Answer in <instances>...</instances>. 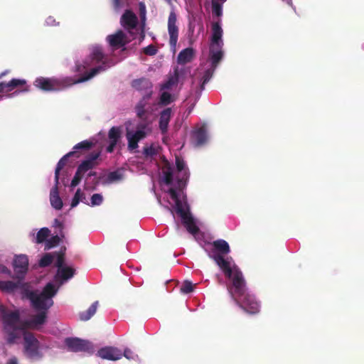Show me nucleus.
I'll return each mask as SVG.
<instances>
[{"instance_id": "1", "label": "nucleus", "mask_w": 364, "mask_h": 364, "mask_svg": "<svg viewBox=\"0 0 364 364\" xmlns=\"http://www.w3.org/2000/svg\"><path fill=\"white\" fill-rule=\"evenodd\" d=\"M104 59L105 54L102 51V48L100 46L94 47L90 56L85 59L82 63L79 62L75 63V71L77 73H82L89 67L93 65L95 63L102 61V63L101 65L92 68L90 72H85L82 76L75 80H73L71 77H66L60 80L54 78H46L41 77L36 79L34 81V85L45 92H52L60 90L68 85L85 82L100 73L101 71L106 70V62Z\"/></svg>"}, {"instance_id": "2", "label": "nucleus", "mask_w": 364, "mask_h": 364, "mask_svg": "<svg viewBox=\"0 0 364 364\" xmlns=\"http://www.w3.org/2000/svg\"><path fill=\"white\" fill-rule=\"evenodd\" d=\"M176 166L177 173L176 175V188H170L168 193L176 204V211L181 218L182 223L186 227L187 231L191 234L197 235L200 229L196 225L193 216L191 215L189 207L186 203L183 204L179 198L177 191H182L186 186L187 181L189 178V172L186 168V164L181 158L176 157Z\"/></svg>"}, {"instance_id": "3", "label": "nucleus", "mask_w": 364, "mask_h": 364, "mask_svg": "<svg viewBox=\"0 0 364 364\" xmlns=\"http://www.w3.org/2000/svg\"><path fill=\"white\" fill-rule=\"evenodd\" d=\"M0 314L2 317L3 329L6 334V341L9 344H14L21 337V331L25 328H21V321L18 311H7L3 306H0Z\"/></svg>"}, {"instance_id": "4", "label": "nucleus", "mask_w": 364, "mask_h": 364, "mask_svg": "<svg viewBox=\"0 0 364 364\" xmlns=\"http://www.w3.org/2000/svg\"><path fill=\"white\" fill-rule=\"evenodd\" d=\"M227 278L232 281V285L228 289L233 300L247 291L245 279L238 268H235V272L230 277Z\"/></svg>"}, {"instance_id": "5", "label": "nucleus", "mask_w": 364, "mask_h": 364, "mask_svg": "<svg viewBox=\"0 0 364 364\" xmlns=\"http://www.w3.org/2000/svg\"><path fill=\"white\" fill-rule=\"evenodd\" d=\"M234 301L242 309L250 314H256L259 312V303L252 294L247 291L237 297Z\"/></svg>"}, {"instance_id": "6", "label": "nucleus", "mask_w": 364, "mask_h": 364, "mask_svg": "<svg viewBox=\"0 0 364 364\" xmlns=\"http://www.w3.org/2000/svg\"><path fill=\"white\" fill-rule=\"evenodd\" d=\"M23 348L25 354L31 358H41L40 342L31 332L23 331Z\"/></svg>"}, {"instance_id": "7", "label": "nucleus", "mask_w": 364, "mask_h": 364, "mask_svg": "<svg viewBox=\"0 0 364 364\" xmlns=\"http://www.w3.org/2000/svg\"><path fill=\"white\" fill-rule=\"evenodd\" d=\"M65 344L68 349L72 352H87L88 353L94 352V348L91 342L79 338H66Z\"/></svg>"}, {"instance_id": "8", "label": "nucleus", "mask_w": 364, "mask_h": 364, "mask_svg": "<svg viewBox=\"0 0 364 364\" xmlns=\"http://www.w3.org/2000/svg\"><path fill=\"white\" fill-rule=\"evenodd\" d=\"M27 297L36 311H45L48 313V310L53 305V299H48L33 291H28Z\"/></svg>"}, {"instance_id": "9", "label": "nucleus", "mask_w": 364, "mask_h": 364, "mask_svg": "<svg viewBox=\"0 0 364 364\" xmlns=\"http://www.w3.org/2000/svg\"><path fill=\"white\" fill-rule=\"evenodd\" d=\"M100 151L92 152L89 154L86 159L82 161L81 164L77 166V171L74 175L75 177L79 178L80 180H82L84 174L96 167L98 165V162L97 160L100 156Z\"/></svg>"}, {"instance_id": "10", "label": "nucleus", "mask_w": 364, "mask_h": 364, "mask_svg": "<svg viewBox=\"0 0 364 364\" xmlns=\"http://www.w3.org/2000/svg\"><path fill=\"white\" fill-rule=\"evenodd\" d=\"M151 95H144L134 107L136 117L141 120L146 119L147 114L152 112V107L149 102Z\"/></svg>"}, {"instance_id": "11", "label": "nucleus", "mask_w": 364, "mask_h": 364, "mask_svg": "<svg viewBox=\"0 0 364 364\" xmlns=\"http://www.w3.org/2000/svg\"><path fill=\"white\" fill-rule=\"evenodd\" d=\"M48 313L45 311H40L36 315L31 316L29 319L22 321L21 323V328L38 329L43 326L47 321Z\"/></svg>"}, {"instance_id": "12", "label": "nucleus", "mask_w": 364, "mask_h": 364, "mask_svg": "<svg viewBox=\"0 0 364 364\" xmlns=\"http://www.w3.org/2000/svg\"><path fill=\"white\" fill-rule=\"evenodd\" d=\"M209 257L214 260L225 277H230L235 272V268H237L235 266L232 267L231 257H225L223 255H209Z\"/></svg>"}, {"instance_id": "13", "label": "nucleus", "mask_w": 364, "mask_h": 364, "mask_svg": "<svg viewBox=\"0 0 364 364\" xmlns=\"http://www.w3.org/2000/svg\"><path fill=\"white\" fill-rule=\"evenodd\" d=\"M176 14L171 11L168 19V31L169 34V44L171 47L175 48L178 38V28L176 25Z\"/></svg>"}, {"instance_id": "14", "label": "nucleus", "mask_w": 364, "mask_h": 364, "mask_svg": "<svg viewBox=\"0 0 364 364\" xmlns=\"http://www.w3.org/2000/svg\"><path fill=\"white\" fill-rule=\"evenodd\" d=\"M97 355L102 359L116 361L122 358V352L117 348L107 346L100 348Z\"/></svg>"}, {"instance_id": "15", "label": "nucleus", "mask_w": 364, "mask_h": 364, "mask_svg": "<svg viewBox=\"0 0 364 364\" xmlns=\"http://www.w3.org/2000/svg\"><path fill=\"white\" fill-rule=\"evenodd\" d=\"M120 23L124 29L131 31L136 27L138 18L133 11L127 9L121 16Z\"/></svg>"}, {"instance_id": "16", "label": "nucleus", "mask_w": 364, "mask_h": 364, "mask_svg": "<svg viewBox=\"0 0 364 364\" xmlns=\"http://www.w3.org/2000/svg\"><path fill=\"white\" fill-rule=\"evenodd\" d=\"M132 86L136 90L140 92L143 95L153 94V84L147 78L141 77L134 80L132 82Z\"/></svg>"}, {"instance_id": "17", "label": "nucleus", "mask_w": 364, "mask_h": 364, "mask_svg": "<svg viewBox=\"0 0 364 364\" xmlns=\"http://www.w3.org/2000/svg\"><path fill=\"white\" fill-rule=\"evenodd\" d=\"M191 142L195 146L204 145L208 141L207 130L205 126L194 129L191 136Z\"/></svg>"}, {"instance_id": "18", "label": "nucleus", "mask_w": 364, "mask_h": 364, "mask_svg": "<svg viewBox=\"0 0 364 364\" xmlns=\"http://www.w3.org/2000/svg\"><path fill=\"white\" fill-rule=\"evenodd\" d=\"M126 136L128 141V149L132 151L138 148L139 141L146 136V132L141 129L136 130L134 133L127 132Z\"/></svg>"}, {"instance_id": "19", "label": "nucleus", "mask_w": 364, "mask_h": 364, "mask_svg": "<svg viewBox=\"0 0 364 364\" xmlns=\"http://www.w3.org/2000/svg\"><path fill=\"white\" fill-rule=\"evenodd\" d=\"M14 268L18 277H23L28 271V258L25 255L16 256L14 260Z\"/></svg>"}, {"instance_id": "20", "label": "nucleus", "mask_w": 364, "mask_h": 364, "mask_svg": "<svg viewBox=\"0 0 364 364\" xmlns=\"http://www.w3.org/2000/svg\"><path fill=\"white\" fill-rule=\"evenodd\" d=\"M213 249L212 253L209 255H223L226 256L230 252V247L227 241L219 239L211 243Z\"/></svg>"}, {"instance_id": "21", "label": "nucleus", "mask_w": 364, "mask_h": 364, "mask_svg": "<svg viewBox=\"0 0 364 364\" xmlns=\"http://www.w3.org/2000/svg\"><path fill=\"white\" fill-rule=\"evenodd\" d=\"M107 39L109 45L116 48L123 47L127 43V36L122 30L117 31L114 34L108 36Z\"/></svg>"}, {"instance_id": "22", "label": "nucleus", "mask_w": 364, "mask_h": 364, "mask_svg": "<svg viewBox=\"0 0 364 364\" xmlns=\"http://www.w3.org/2000/svg\"><path fill=\"white\" fill-rule=\"evenodd\" d=\"M109 145L106 149L107 152H113L117 144L121 139V129L119 127H112L108 132Z\"/></svg>"}, {"instance_id": "23", "label": "nucleus", "mask_w": 364, "mask_h": 364, "mask_svg": "<svg viewBox=\"0 0 364 364\" xmlns=\"http://www.w3.org/2000/svg\"><path fill=\"white\" fill-rule=\"evenodd\" d=\"M172 115L173 111L171 107H167L160 112L159 127L163 134L168 131V124Z\"/></svg>"}, {"instance_id": "24", "label": "nucleus", "mask_w": 364, "mask_h": 364, "mask_svg": "<svg viewBox=\"0 0 364 364\" xmlns=\"http://www.w3.org/2000/svg\"><path fill=\"white\" fill-rule=\"evenodd\" d=\"M75 273V269L70 267L64 266L58 269L55 279L56 282H60L63 284L64 282L71 279Z\"/></svg>"}, {"instance_id": "25", "label": "nucleus", "mask_w": 364, "mask_h": 364, "mask_svg": "<svg viewBox=\"0 0 364 364\" xmlns=\"http://www.w3.org/2000/svg\"><path fill=\"white\" fill-rule=\"evenodd\" d=\"M223 29L220 22H213L212 23V36L210 40V45L223 46L222 39Z\"/></svg>"}, {"instance_id": "26", "label": "nucleus", "mask_w": 364, "mask_h": 364, "mask_svg": "<svg viewBox=\"0 0 364 364\" xmlns=\"http://www.w3.org/2000/svg\"><path fill=\"white\" fill-rule=\"evenodd\" d=\"M223 46L210 45V54L209 57L211 60L212 67L216 68L223 58Z\"/></svg>"}, {"instance_id": "27", "label": "nucleus", "mask_w": 364, "mask_h": 364, "mask_svg": "<svg viewBox=\"0 0 364 364\" xmlns=\"http://www.w3.org/2000/svg\"><path fill=\"white\" fill-rule=\"evenodd\" d=\"M71 156L76 158L80 157V154L76 151H72L63 156L58 162L55 170V182L59 183V175L60 171L64 168L67 164L68 159Z\"/></svg>"}, {"instance_id": "28", "label": "nucleus", "mask_w": 364, "mask_h": 364, "mask_svg": "<svg viewBox=\"0 0 364 364\" xmlns=\"http://www.w3.org/2000/svg\"><path fill=\"white\" fill-rule=\"evenodd\" d=\"M58 184L55 182V186L52 188L50 193V204L55 210H61L63 205L62 199L59 196Z\"/></svg>"}, {"instance_id": "29", "label": "nucleus", "mask_w": 364, "mask_h": 364, "mask_svg": "<svg viewBox=\"0 0 364 364\" xmlns=\"http://www.w3.org/2000/svg\"><path fill=\"white\" fill-rule=\"evenodd\" d=\"M194 57V50L192 48H187L182 50L178 55L177 63L180 65H185L192 61Z\"/></svg>"}, {"instance_id": "30", "label": "nucleus", "mask_w": 364, "mask_h": 364, "mask_svg": "<svg viewBox=\"0 0 364 364\" xmlns=\"http://www.w3.org/2000/svg\"><path fill=\"white\" fill-rule=\"evenodd\" d=\"M26 84V81L25 80L15 78L12 79L9 82H0V93L4 92L6 89L7 92H10L14 88L25 85Z\"/></svg>"}, {"instance_id": "31", "label": "nucleus", "mask_w": 364, "mask_h": 364, "mask_svg": "<svg viewBox=\"0 0 364 364\" xmlns=\"http://www.w3.org/2000/svg\"><path fill=\"white\" fill-rule=\"evenodd\" d=\"M162 173L164 175V180L166 185H172L173 181V168L168 162H166L163 168Z\"/></svg>"}, {"instance_id": "32", "label": "nucleus", "mask_w": 364, "mask_h": 364, "mask_svg": "<svg viewBox=\"0 0 364 364\" xmlns=\"http://www.w3.org/2000/svg\"><path fill=\"white\" fill-rule=\"evenodd\" d=\"M99 302L95 301L87 311L80 314V318L82 321L89 320L95 313L98 306Z\"/></svg>"}, {"instance_id": "33", "label": "nucleus", "mask_w": 364, "mask_h": 364, "mask_svg": "<svg viewBox=\"0 0 364 364\" xmlns=\"http://www.w3.org/2000/svg\"><path fill=\"white\" fill-rule=\"evenodd\" d=\"M57 291L58 289L52 283H48L40 294L48 299H52Z\"/></svg>"}, {"instance_id": "34", "label": "nucleus", "mask_w": 364, "mask_h": 364, "mask_svg": "<svg viewBox=\"0 0 364 364\" xmlns=\"http://www.w3.org/2000/svg\"><path fill=\"white\" fill-rule=\"evenodd\" d=\"M50 234V231L48 228H41L36 234V242L38 244L46 242Z\"/></svg>"}, {"instance_id": "35", "label": "nucleus", "mask_w": 364, "mask_h": 364, "mask_svg": "<svg viewBox=\"0 0 364 364\" xmlns=\"http://www.w3.org/2000/svg\"><path fill=\"white\" fill-rule=\"evenodd\" d=\"M65 247L61 250L59 252H53L54 255V258H56V261L55 262V266L58 269L60 267H64L65 262Z\"/></svg>"}, {"instance_id": "36", "label": "nucleus", "mask_w": 364, "mask_h": 364, "mask_svg": "<svg viewBox=\"0 0 364 364\" xmlns=\"http://www.w3.org/2000/svg\"><path fill=\"white\" fill-rule=\"evenodd\" d=\"M94 144H95L91 141L84 140V141L75 144L73 147V151H76L80 154V152L79 151L80 150L88 151L93 147Z\"/></svg>"}, {"instance_id": "37", "label": "nucleus", "mask_w": 364, "mask_h": 364, "mask_svg": "<svg viewBox=\"0 0 364 364\" xmlns=\"http://www.w3.org/2000/svg\"><path fill=\"white\" fill-rule=\"evenodd\" d=\"M18 287L17 283L12 281L0 282V289L6 292H12Z\"/></svg>"}, {"instance_id": "38", "label": "nucleus", "mask_w": 364, "mask_h": 364, "mask_svg": "<svg viewBox=\"0 0 364 364\" xmlns=\"http://www.w3.org/2000/svg\"><path fill=\"white\" fill-rule=\"evenodd\" d=\"M54 255L53 253H46L39 261V266L41 267H48L53 262Z\"/></svg>"}, {"instance_id": "39", "label": "nucleus", "mask_w": 364, "mask_h": 364, "mask_svg": "<svg viewBox=\"0 0 364 364\" xmlns=\"http://www.w3.org/2000/svg\"><path fill=\"white\" fill-rule=\"evenodd\" d=\"M215 68L212 67L211 68H209V69H208V70H206L205 71V73H204V74L203 75V77H202V82H201V85H200L201 90L204 89L205 85L207 82H208L209 80L213 77L214 71H215Z\"/></svg>"}, {"instance_id": "40", "label": "nucleus", "mask_w": 364, "mask_h": 364, "mask_svg": "<svg viewBox=\"0 0 364 364\" xmlns=\"http://www.w3.org/2000/svg\"><path fill=\"white\" fill-rule=\"evenodd\" d=\"M61 241V238L58 235L52 236L50 239H47L45 245V250H50L57 246Z\"/></svg>"}, {"instance_id": "41", "label": "nucleus", "mask_w": 364, "mask_h": 364, "mask_svg": "<svg viewBox=\"0 0 364 364\" xmlns=\"http://www.w3.org/2000/svg\"><path fill=\"white\" fill-rule=\"evenodd\" d=\"M158 154L157 149L154 144L150 146H145L143 148V154L145 158L152 157Z\"/></svg>"}, {"instance_id": "42", "label": "nucleus", "mask_w": 364, "mask_h": 364, "mask_svg": "<svg viewBox=\"0 0 364 364\" xmlns=\"http://www.w3.org/2000/svg\"><path fill=\"white\" fill-rule=\"evenodd\" d=\"M82 198H85V194L81 191L80 188H78L71 202V207L74 208L77 206L80 200H82Z\"/></svg>"}, {"instance_id": "43", "label": "nucleus", "mask_w": 364, "mask_h": 364, "mask_svg": "<svg viewBox=\"0 0 364 364\" xmlns=\"http://www.w3.org/2000/svg\"><path fill=\"white\" fill-rule=\"evenodd\" d=\"M122 178V173L118 171H114L109 173L107 177V181L109 183L120 181Z\"/></svg>"}, {"instance_id": "44", "label": "nucleus", "mask_w": 364, "mask_h": 364, "mask_svg": "<svg viewBox=\"0 0 364 364\" xmlns=\"http://www.w3.org/2000/svg\"><path fill=\"white\" fill-rule=\"evenodd\" d=\"M172 102V96L168 92H163L160 96L159 104L161 105H168Z\"/></svg>"}, {"instance_id": "45", "label": "nucleus", "mask_w": 364, "mask_h": 364, "mask_svg": "<svg viewBox=\"0 0 364 364\" xmlns=\"http://www.w3.org/2000/svg\"><path fill=\"white\" fill-rule=\"evenodd\" d=\"M190 73V69L187 68H179L176 67L174 69V77L176 78V80H179L181 77H184L186 73Z\"/></svg>"}, {"instance_id": "46", "label": "nucleus", "mask_w": 364, "mask_h": 364, "mask_svg": "<svg viewBox=\"0 0 364 364\" xmlns=\"http://www.w3.org/2000/svg\"><path fill=\"white\" fill-rule=\"evenodd\" d=\"M193 287L191 282L186 280L181 286L180 290L183 294H189L193 291Z\"/></svg>"}, {"instance_id": "47", "label": "nucleus", "mask_w": 364, "mask_h": 364, "mask_svg": "<svg viewBox=\"0 0 364 364\" xmlns=\"http://www.w3.org/2000/svg\"><path fill=\"white\" fill-rule=\"evenodd\" d=\"M143 52L146 55L153 56L157 53L158 49L155 46L151 44L144 48Z\"/></svg>"}, {"instance_id": "48", "label": "nucleus", "mask_w": 364, "mask_h": 364, "mask_svg": "<svg viewBox=\"0 0 364 364\" xmlns=\"http://www.w3.org/2000/svg\"><path fill=\"white\" fill-rule=\"evenodd\" d=\"M103 201V197L100 193H95L91 197V205H100L102 204Z\"/></svg>"}, {"instance_id": "49", "label": "nucleus", "mask_w": 364, "mask_h": 364, "mask_svg": "<svg viewBox=\"0 0 364 364\" xmlns=\"http://www.w3.org/2000/svg\"><path fill=\"white\" fill-rule=\"evenodd\" d=\"M212 9H213V14L214 15H215L216 16L219 17L222 15V14H223L222 6L218 3L213 2Z\"/></svg>"}, {"instance_id": "50", "label": "nucleus", "mask_w": 364, "mask_h": 364, "mask_svg": "<svg viewBox=\"0 0 364 364\" xmlns=\"http://www.w3.org/2000/svg\"><path fill=\"white\" fill-rule=\"evenodd\" d=\"M178 80H176V78L171 77L170 78L166 83L163 85L162 88L163 89H170L171 87L174 85L175 83L178 82Z\"/></svg>"}, {"instance_id": "51", "label": "nucleus", "mask_w": 364, "mask_h": 364, "mask_svg": "<svg viewBox=\"0 0 364 364\" xmlns=\"http://www.w3.org/2000/svg\"><path fill=\"white\" fill-rule=\"evenodd\" d=\"M139 15L142 21L146 18V7L144 3L139 4Z\"/></svg>"}, {"instance_id": "52", "label": "nucleus", "mask_w": 364, "mask_h": 364, "mask_svg": "<svg viewBox=\"0 0 364 364\" xmlns=\"http://www.w3.org/2000/svg\"><path fill=\"white\" fill-rule=\"evenodd\" d=\"M122 356H124L127 359H132L133 358V352L131 349L127 348L124 350V352L122 353Z\"/></svg>"}, {"instance_id": "53", "label": "nucleus", "mask_w": 364, "mask_h": 364, "mask_svg": "<svg viewBox=\"0 0 364 364\" xmlns=\"http://www.w3.org/2000/svg\"><path fill=\"white\" fill-rule=\"evenodd\" d=\"M112 5L115 11H119L122 6V0H112Z\"/></svg>"}, {"instance_id": "54", "label": "nucleus", "mask_w": 364, "mask_h": 364, "mask_svg": "<svg viewBox=\"0 0 364 364\" xmlns=\"http://www.w3.org/2000/svg\"><path fill=\"white\" fill-rule=\"evenodd\" d=\"M146 119L142 120L143 121L142 122L137 124L136 130L141 129V130L145 131V129L148 127V124H149L148 123L146 122Z\"/></svg>"}, {"instance_id": "55", "label": "nucleus", "mask_w": 364, "mask_h": 364, "mask_svg": "<svg viewBox=\"0 0 364 364\" xmlns=\"http://www.w3.org/2000/svg\"><path fill=\"white\" fill-rule=\"evenodd\" d=\"M80 181H81V180H80L79 178H76L74 176L71 181L70 186L73 188L75 187L80 183Z\"/></svg>"}, {"instance_id": "56", "label": "nucleus", "mask_w": 364, "mask_h": 364, "mask_svg": "<svg viewBox=\"0 0 364 364\" xmlns=\"http://www.w3.org/2000/svg\"><path fill=\"white\" fill-rule=\"evenodd\" d=\"M54 226L56 227V228H59L60 229V231H62L63 230V224L62 223L58 220V219H55L54 220Z\"/></svg>"}, {"instance_id": "57", "label": "nucleus", "mask_w": 364, "mask_h": 364, "mask_svg": "<svg viewBox=\"0 0 364 364\" xmlns=\"http://www.w3.org/2000/svg\"><path fill=\"white\" fill-rule=\"evenodd\" d=\"M6 364H18V359L16 357L10 358Z\"/></svg>"}, {"instance_id": "58", "label": "nucleus", "mask_w": 364, "mask_h": 364, "mask_svg": "<svg viewBox=\"0 0 364 364\" xmlns=\"http://www.w3.org/2000/svg\"><path fill=\"white\" fill-rule=\"evenodd\" d=\"M95 176H97V172H95V171H90L87 174V177Z\"/></svg>"}, {"instance_id": "59", "label": "nucleus", "mask_w": 364, "mask_h": 364, "mask_svg": "<svg viewBox=\"0 0 364 364\" xmlns=\"http://www.w3.org/2000/svg\"><path fill=\"white\" fill-rule=\"evenodd\" d=\"M166 2H167L168 4H171L172 0H164Z\"/></svg>"}, {"instance_id": "60", "label": "nucleus", "mask_w": 364, "mask_h": 364, "mask_svg": "<svg viewBox=\"0 0 364 364\" xmlns=\"http://www.w3.org/2000/svg\"><path fill=\"white\" fill-rule=\"evenodd\" d=\"M21 91L22 92H28V88L26 87L24 89H23Z\"/></svg>"}, {"instance_id": "61", "label": "nucleus", "mask_w": 364, "mask_h": 364, "mask_svg": "<svg viewBox=\"0 0 364 364\" xmlns=\"http://www.w3.org/2000/svg\"><path fill=\"white\" fill-rule=\"evenodd\" d=\"M5 74H6L5 73H1V74H0V77H2L4 75H5Z\"/></svg>"}]
</instances>
